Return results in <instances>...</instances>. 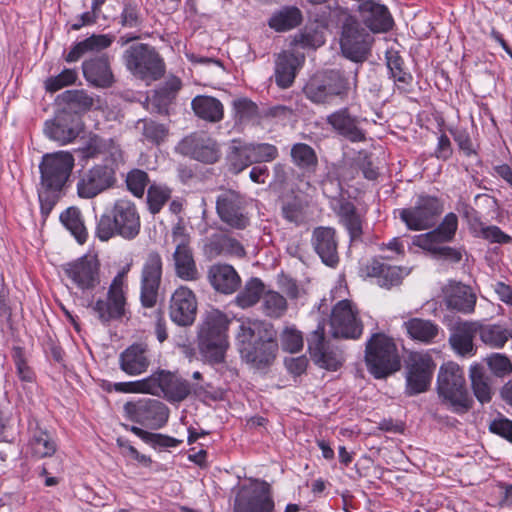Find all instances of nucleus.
I'll list each match as a JSON object with an SVG mask.
<instances>
[{"label": "nucleus", "instance_id": "f257e3e1", "mask_svg": "<svg viewBox=\"0 0 512 512\" xmlns=\"http://www.w3.org/2000/svg\"><path fill=\"white\" fill-rule=\"evenodd\" d=\"M277 333L269 323L247 319L241 322L237 340L241 358L256 369L272 364L278 350Z\"/></svg>", "mask_w": 512, "mask_h": 512}, {"label": "nucleus", "instance_id": "f03ea898", "mask_svg": "<svg viewBox=\"0 0 512 512\" xmlns=\"http://www.w3.org/2000/svg\"><path fill=\"white\" fill-rule=\"evenodd\" d=\"M140 215L135 203L129 199L115 201L110 215H102L97 223L96 235L107 241L114 235L134 239L140 232Z\"/></svg>", "mask_w": 512, "mask_h": 512}, {"label": "nucleus", "instance_id": "7ed1b4c3", "mask_svg": "<svg viewBox=\"0 0 512 512\" xmlns=\"http://www.w3.org/2000/svg\"><path fill=\"white\" fill-rule=\"evenodd\" d=\"M129 270L130 265L123 267L112 279L105 297L98 298L90 305L92 312L103 325L122 321L129 314L127 297Z\"/></svg>", "mask_w": 512, "mask_h": 512}, {"label": "nucleus", "instance_id": "20e7f679", "mask_svg": "<svg viewBox=\"0 0 512 512\" xmlns=\"http://www.w3.org/2000/svg\"><path fill=\"white\" fill-rule=\"evenodd\" d=\"M365 364L376 379H385L401 367L394 340L384 333H374L366 343Z\"/></svg>", "mask_w": 512, "mask_h": 512}, {"label": "nucleus", "instance_id": "39448f33", "mask_svg": "<svg viewBox=\"0 0 512 512\" xmlns=\"http://www.w3.org/2000/svg\"><path fill=\"white\" fill-rule=\"evenodd\" d=\"M437 390L454 413L464 414L471 409L473 401L466 388L464 371L458 364L447 362L440 367Z\"/></svg>", "mask_w": 512, "mask_h": 512}, {"label": "nucleus", "instance_id": "423d86ee", "mask_svg": "<svg viewBox=\"0 0 512 512\" xmlns=\"http://www.w3.org/2000/svg\"><path fill=\"white\" fill-rule=\"evenodd\" d=\"M123 59L126 68L137 78L156 81L165 72V65L154 47L138 43L125 50Z\"/></svg>", "mask_w": 512, "mask_h": 512}, {"label": "nucleus", "instance_id": "0eeeda50", "mask_svg": "<svg viewBox=\"0 0 512 512\" xmlns=\"http://www.w3.org/2000/svg\"><path fill=\"white\" fill-rule=\"evenodd\" d=\"M444 206L436 196L419 195L414 204L399 210V218L412 231L428 230L435 226Z\"/></svg>", "mask_w": 512, "mask_h": 512}, {"label": "nucleus", "instance_id": "6e6552de", "mask_svg": "<svg viewBox=\"0 0 512 512\" xmlns=\"http://www.w3.org/2000/svg\"><path fill=\"white\" fill-rule=\"evenodd\" d=\"M275 503L269 483L263 480H251L236 492L234 512H274Z\"/></svg>", "mask_w": 512, "mask_h": 512}, {"label": "nucleus", "instance_id": "1a4fd4ad", "mask_svg": "<svg viewBox=\"0 0 512 512\" xmlns=\"http://www.w3.org/2000/svg\"><path fill=\"white\" fill-rule=\"evenodd\" d=\"M71 285L81 292L95 290L101 283V265L96 255L86 254L62 266Z\"/></svg>", "mask_w": 512, "mask_h": 512}, {"label": "nucleus", "instance_id": "9d476101", "mask_svg": "<svg viewBox=\"0 0 512 512\" xmlns=\"http://www.w3.org/2000/svg\"><path fill=\"white\" fill-rule=\"evenodd\" d=\"M436 369L429 352H411L406 360V393L409 396L427 391Z\"/></svg>", "mask_w": 512, "mask_h": 512}, {"label": "nucleus", "instance_id": "9b49d317", "mask_svg": "<svg viewBox=\"0 0 512 512\" xmlns=\"http://www.w3.org/2000/svg\"><path fill=\"white\" fill-rule=\"evenodd\" d=\"M74 167V157L69 152L59 151L43 156L40 163V186L61 190Z\"/></svg>", "mask_w": 512, "mask_h": 512}, {"label": "nucleus", "instance_id": "f8f14e48", "mask_svg": "<svg viewBox=\"0 0 512 512\" xmlns=\"http://www.w3.org/2000/svg\"><path fill=\"white\" fill-rule=\"evenodd\" d=\"M162 274L161 256L157 252H150L140 275V302L144 308H153L157 304Z\"/></svg>", "mask_w": 512, "mask_h": 512}, {"label": "nucleus", "instance_id": "ddd939ff", "mask_svg": "<svg viewBox=\"0 0 512 512\" xmlns=\"http://www.w3.org/2000/svg\"><path fill=\"white\" fill-rule=\"evenodd\" d=\"M124 411L131 421L152 429L163 427L169 418L168 407L156 399H140L136 402H127Z\"/></svg>", "mask_w": 512, "mask_h": 512}, {"label": "nucleus", "instance_id": "4468645a", "mask_svg": "<svg viewBox=\"0 0 512 512\" xmlns=\"http://www.w3.org/2000/svg\"><path fill=\"white\" fill-rule=\"evenodd\" d=\"M330 327L334 337L359 338L363 326L358 317L357 307L347 299L337 302L331 311Z\"/></svg>", "mask_w": 512, "mask_h": 512}, {"label": "nucleus", "instance_id": "2eb2a0df", "mask_svg": "<svg viewBox=\"0 0 512 512\" xmlns=\"http://www.w3.org/2000/svg\"><path fill=\"white\" fill-rule=\"evenodd\" d=\"M216 210L221 221L232 228L244 229L249 225L245 199L234 190H225L218 195Z\"/></svg>", "mask_w": 512, "mask_h": 512}, {"label": "nucleus", "instance_id": "dca6fc26", "mask_svg": "<svg viewBox=\"0 0 512 512\" xmlns=\"http://www.w3.org/2000/svg\"><path fill=\"white\" fill-rule=\"evenodd\" d=\"M172 239L176 244L173 254L176 275L184 281H196L199 279L198 272L192 250L189 246V237L185 229L178 225L173 228Z\"/></svg>", "mask_w": 512, "mask_h": 512}, {"label": "nucleus", "instance_id": "f3484780", "mask_svg": "<svg viewBox=\"0 0 512 512\" xmlns=\"http://www.w3.org/2000/svg\"><path fill=\"white\" fill-rule=\"evenodd\" d=\"M115 171L108 165H95L87 170L77 183L78 196L91 199L112 187L115 183Z\"/></svg>", "mask_w": 512, "mask_h": 512}, {"label": "nucleus", "instance_id": "a211bd4d", "mask_svg": "<svg viewBox=\"0 0 512 512\" xmlns=\"http://www.w3.org/2000/svg\"><path fill=\"white\" fill-rule=\"evenodd\" d=\"M197 314V299L194 292L187 286H179L171 295L169 315L179 326H190Z\"/></svg>", "mask_w": 512, "mask_h": 512}, {"label": "nucleus", "instance_id": "6ab92c4d", "mask_svg": "<svg viewBox=\"0 0 512 512\" xmlns=\"http://www.w3.org/2000/svg\"><path fill=\"white\" fill-rule=\"evenodd\" d=\"M340 46L347 58L360 61L369 50V34L355 20L349 19L343 25Z\"/></svg>", "mask_w": 512, "mask_h": 512}, {"label": "nucleus", "instance_id": "aec40b11", "mask_svg": "<svg viewBox=\"0 0 512 512\" xmlns=\"http://www.w3.org/2000/svg\"><path fill=\"white\" fill-rule=\"evenodd\" d=\"M150 380H152L151 387L153 388V392L150 394L159 395L161 392L169 402L173 403L185 400L192 390L187 380L171 372L161 371L157 375L150 376Z\"/></svg>", "mask_w": 512, "mask_h": 512}, {"label": "nucleus", "instance_id": "412c9836", "mask_svg": "<svg viewBox=\"0 0 512 512\" xmlns=\"http://www.w3.org/2000/svg\"><path fill=\"white\" fill-rule=\"evenodd\" d=\"M442 301L447 309L468 315L475 311L477 298L469 286L450 281L442 287Z\"/></svg>", "mask_w": 512, "mask_h": 512}, {"label": "nucleus", "instance_id": "4be33fe9", "mask_svg": "<svg viewBox=\"0 0 512 512\" xmlns=\"http://www.w3.org/2000/svg\"><path fill=\"white\" fill-rule=\"evenodd\" d=\"M479 321H459L450 330L449 345L461 357H471L476 354L477 348L474 338L478 334Z\"/></svg>", "mask_w": 512, "mask_h": 512}, {"label": "nucleus", "instance_id": "5701e85b", "mask_svg": "<svg viewBox=\"0 0 512 512\" xmlns=\"http://www.w3.org/2000/svg\"><path fill=\"white\" fill-rule=\"evenodd\" d=\"M308 349L313 361L321 368L335 371L342 364L341 354L327 347L323 326H318L308 338Z\"/></svg>", "mask_w": 512, "mask_h": 512}, {"label": "nucleus", "instance_id": "b1692460", "mask_svg": "<svg viewBox=\"0 0 512 512\" xmlns=\"http://www.w3.org/2000/svg\"><path fill=\"white\" fill-rule=\"evenodd\" d=\"M327 124L333 132L351 142L365 140V133L360 128L359 118L353 115L347 107L340 108L326 117Z\"/></svg>", "mask_w": 512, "mask_h": 512}, {"label": "nucleus", "instance_id": "393cba45", "mask_svg": "<svg viewBox=\"0 0 512 512\" xmlns=\"http://www.w3.org/2000/svg\"><path fill=\"white\" fill-rule=\"evenodd\" d=\"M181 147L186 154L203 163H214L219 159V148L206 134H193L186 137Z\"/></svg>", "mask_w": 512, "mask_h": 512}, {"label": "nucleus", "instance_id": "a878e982", "mask_svg": "<svg viewBox=\"0 0 512 512\" xmlns=\"http://www.w3.org/2000/svg\"><path fill=\"white\" fill-rule=\"evenodd\" d=\"M82 70L85 79L95 87L108 88L114 83V75L106 54L85 60Z\"/></svg>", "mask_w": 512, "mask_h": 512}, {"label": "nucleus", "instance_id": "bb28decb", "mask_svg": "<svg viewBox=\"0 0 512 512\" xmlns=\"http://www.w3.org/2000/svg\"><path fill=\"white\" fill-rule=\"evenodd\" d=\"M305 56L291 51L280 52L275 59V82L281 88L290 87L297 70L303 65Z\"/></svg>", "mask_w": 512, "mask_h": 512}, {"label": "nucleus", "instance_id": "cd10ccee", "mask_svg": "<svg viewBox=\"0 0 512 512\" xmlns=\"http://www.w3.org/2000/svg\"><path fill=\"white\" fill-rule=\"evenodd\" d=\"M120 368L130 376H137L147 371L150 365L149 349L146 344H132L119 356Z\"/></svg>", "mask_w": 512, "mask_h": 512}, {"label": "nucleus", "instance_id": "c85d7f7f", "mask_svg": "<svg viewBox=\"0 0 512 512\" xmlns=\"http://www.w3.org/2000/svg\"><path fill=\"white\" fill-rule=\"evenodd\" d=\"M311 243L321 260L328 266L338 263L335 230L330 227H317L312 234Z\"/></svg>", "mask_w": 512, "mask_h": 512}, {"label": "nucleus", "instance_id": "c756f323", "mask_svg": "<svg viewBox=\"0 0 512 512\" xmlns=\"http://www.w3.org/2000/svg\"><path fill=\"white\" fill-rule=\"evenodd\" d=\"M66 114H59L55 120L47 121L45 124V134L52 140L64 145L72 142L80 133L81 126L79 119Z\"/></svg>", "mask_w": 512, "mask_h": 512}, {"label": "nucleus", "instance_id": "7c9ffc66", "mask_svg": "<svg viewBox=\"0 0 512 512\" xmlns=\"http://www.w3.org/2000/svg\"><path fill=\"white\" fill-rule=\"evenodd\" d=\"M208 281L220 293L232 294L241 284V278L233 266L214 264L208 270Z\"/></svg>", "mask_w": 512, "mask_h": 512}, {"label": "nucleus", "instance_id": "2f4dec72", "mask_svg": "<svg viewBox=\"0 0 512 512\" xmlns=\"http://www.w3.org/2000/svg\"><path fill=\"white\" fill-rule=\"evenodd\" d=\"M365 24L373 32H386L393 24L388 9L372 0L364 1L359 5Z\"/></svg>", "mask_w": 512, "mask_h": 512}, {"label": "nucleus", "instance_id": "473e14b6", "mask_svg": "<svg viewBox=\"0 0 512 512\" xmlns=\"http://www.w3.org/2000/svg\"><path fill=\"white\" fill-rule=\"evenodd\" d=\"M114 35L93 34L90 37L76 43L66 55L67 62H76L89 53H100L107 49L114 42Z\"/></svg>", "mask_w": 512, "mask_h": 512}, {"label": "nucleus", "instance_id": "72a5a7b5", "mask_svg": "<svg viewBox=\"0 0 512 512\" xmlns=\"http://www.w3.org/2000/svg\"><path fill=\"white\" fill-rule=\"evenodd\" d=\"M191 107L196 116L207 122H220L224 116L222 103L212 96L198 95L194 97L191 102Z\"/></svg>", "mask_w": 512, "mask_h": 512}, {"label": "nucleus", "instance_id": "f704fd0d", "mask_svg": "<svg viewBox=\"0 0 512 512\" xmlns=\"http://www.w3.org/2000/svg\"><path fill=\"white\" fill-rule=\"evenodd\" d=\"M409 337L415 341L430 344L440 333V327L428 319L411 318L403 324Z\"/></svg>", "mask_w": 512, "mask_h": 512}, {"label": "nucleus", "instance_id": "c9c22d12", "mask_svg": "<svg viewBox=\"0 0 512 512\" xmlns=\"http://www.w3.org/2000/svg\"><path fill=\"white\" fill-rule=\"evenodd\" d=\"M478 335L483 344L491 349H502L509 339H512V330L500 324H483L479 322Z\"/></svg>", "mask_w": 512, "mask_h": 512}, {"label": "nucleus", "instance_id": "e433bc0d", "mask_svg": "<svg viewBox=\"0 0 512 512\" xmlns=\"http://www.w3.org/2000/svg\"><path fill=\"white\" fill-rule=\"evenodd\" d=\"M227 163L229 170L238 174L253 164L248 142L242 140H233L227 153Z\"/></svg>", "mask_w": 512, "mask_h": 512}, {"label": "nucleus", "instance_id": "4c0bfd02", "mask_svg": "<svg viewBox=\"0 0 512 512\" xmlns=\"http://www.w3.org/2000/svg\"><path fill=\"white\" fill-rule=\"evenodd\" d=\"M302 22L301 11L294 6L284 7L275 12L268 25L277 32H284L297 27Z\"/></svg>", "mask_w": 512, "mask_h": 512}, {"label": "nucleus", "instance_id": "58836bf2", "mask_svg": "<svg viewBox=\"0 0 512 512\" xmlns=\"http://www.w3.org/2000/svg\"><path fill=\"white\" fill-rule=\"evenodd\" d=\"M337 214L341 224L348 231L351 241L360 239L362 235V221L356 212L354 204L349 201H342Z\"/></svg>", "mask_w": 512, "mask_h": 512}, {"label": "nucleus", "instance_id": "ea45409f", "mask_svg": "<svg viewBox=\"0 0 512 512\" xmlns=\"http://www.w3.org/2000/svg\"><path fill=\"white\" fill-rule=\"evenodd\" d=\"M303 91L305 96L316 104H328L334 99L325 73L312 77Z\"/></svg>", "mask_w": 512, "mask_h": 512}, {"label": "nucleus", "instance_id": "a19ab883", "mask_svg": "<svg viewBox=\"0 0 512 512\" xmlns=\"http://www.w3.org/2000/svg\"><path fill=\"white\" fill-rule=\"evenodd\" d=\"M229 320L227 316L219 310H212L207 313L205 321L201 327L200 337L206 338H226Z\"/></svg>", "mask_w": 512, "mask_h": 512}, {"label": "nucleus", "instance_id": "79ce46f5", "mask_svg": "<svg viewBox=\"0 0 512 512\" xmlns=\"http://www.w3.org/2000/svg\"><path fill=\"white\" fill-rule=\"evenodd\" d=\"M325 75L333 98L345 99L349 92L356 88V74L353 77H349L340 70H330L325 72Z\"/></svg>", "mask_w": 512, "mask_h": 512}, {"label": "nucleus", "instance_id": "37998d69", "mask_svg": "<svg viewBox=\"0 0 512 512\" xmlns=\"http://www.w3.org/2000/svg\"><path fill=\"white\" fill-rule=\"evenodd\" d=\"M471 386L476 399L483 405L491 402L494 391L491 386L490 377L482 368L472 367L470 370Z\"/></svg>", "mask_w": 512, "mask_h": 512}, {"label": "nucleus", "instance_id": "c03bdc74", "mask_svg": "<svg viewBox=\"0 0 512 512\" xmlns=\"http://www.w3.org/2000/svg\"><path fill=\"white\" fill-rule=\"evenodd\" d=\"M293 163L300 169L314 172L318 164V158L314 149L305 143H296L291 148Z\"/></svg>", "mask_w": 512, "mask_h": 512}, {"label": "nucleus", "instance_id": "a18cd8bd", "mask_svg": "<svg viewBox=\"0 0 512 512\" xmlns=\"http://www.w3.org/2000/svg\"><path fill=\"white\" fill-rule=\"evenodd\" d=\"M60 221L80 244H83L86 241L88 234L81 219V212L78 208L69 207L66 209L61 213Z\"/></svg>", "mask_w": 512, "mask_h": 512}, {"label": "nucleus", "instance_id": "49530a36", "mask_svg": "<svg viewBox=\"0 0 512 512\" xmlns=\"http://www.w3.org/2000/svg\"><path fill=\"white\" fill-rule=\"evenodd\" d=\"M228 347L226 338L200 337V350L204 358L210 363H220L224 360Z\"/></svg>", "mask_w": 512, "mask_h": 512}, {"label": "nucleus", "instance_id": "de8ad7c7", "mask_svg": "<svg viewBox=\"0 0 512 512\" xmlns=\"http://www.w3.org/2000/svg\"><path fill=\"white\" fill-rule=\"evenodd\" d=\"M387 67L398 89L406 91L411 84L412 76L403 69V59L397 52L389 51L386 54Z\"/></svg>", "mask_w": 512, "mask_h": 512}, {"label": "nucleus", "instance_id": "09e8293b", "mask_svg": "<svg viewBox=\"0 0 512 512\" xmlns=\"http://www.w3.org/2000/svg\"><path fill=\"white\" fill-rule=\"evenodd\" d=\"M31 452L38 458L50 457L56 452V443L53 437L44 430L36 431L30 440Z\"/></svg>", "mask_w": 512, "mask_h": 512}, {"label": "nucleus", "instance_id": "8fccbe9b", "mask_svg": "<svg viewBox=\"0 0 512 512\" xmlns=\"http://www.w3.org/2000/svg\"><path fill=\"white\" fill-rule=\"evenodd\" d=\"M264 294L263 282L258 278H252L246 282L236 301L240 307L248 308L256 304Z\"/></svg>", "mask_w": 512, "mask_h": 512}, {"label": "nucleus", "instance_id": "3c124183", "mask_svg": "<svg viewBox=\"0 0 512 512\" xmlns=\"http://www.w3.org/2000/svg\"><path fill=\"white\" fill-rule=\"evenodd\" d=\"M137 129L142 133L143 139L152 144H160L167 136V128L150 119H142L137 122Z\"/></svg>", "mask_w": 512, "mask_h": 512}, {"label": "nucleus", "instance_id": "603ef678", "mask_svg": "<svg viewBox=\"0 0 512 512\" xmlns=\"http://www.w3.org/2000/svg\"><path fill=\"white\" fill-rule=\"evenodd\" d=\"M171 197V189L166 185L151 184L147 190V205L152 214L160 212Z\"/></svg>", "mask_w": 512, "mask_h": 512}, {"label": "nucleus", "instance_id": "864d4df0", "mask_svg": "<svg viewBox=\"0 0 512 512\" xmlns=\"http://www.w3.org/2000/svg\"><path fill=\"white\" fill-rule=\"evenodd\" d=\"M264 313L271 318H279L287 310V301L284 296L276 291H268L263 295Z\"/></svg>", "mask_w": 512, "mask_h": 512}, {"label": "nucleus", "instance_id": "5fc2aeb1", "mask_svg": "<svg viewBox=\"0 0 512 512\" xmlns=\"http://www.w3.org/2000/svg\"><path fill=\"white\" fill-rule=\"evenodd\" d=\"M62 100L75 112H85L94 105V99L84 90H67L62 94Z\"/></svg>", "mask_w": 512, "mask_h": 512}, {"label": "nucleus", "instance_id": "6e6d98bb", "mask_svg": "<svg viewBox=\"0 0 512 512\" xmlns=\"http://www.w3.org/2000/svg\"><path fill=\"white\" fill-rule=\"evenodd\" d=\"M150 182L148 174L141 169L130 170L125 178L128 191L137 198L144 196L146 187Z\"/></svg>", "mask_w": 512, "mask_h": 512}, {"label": "nucleus", "instance_id": "4d7b16f0", "mask_svg": "<svg viewBox=\"0 0 512 512\" xmlns=\"http://www.w3.org/2000/svg\"><path fill=\"white\" fill-rule=\"evenodd\" d=\"M118 23L121 27L127 29L140 28L142 26L143 19L138 4L134 2L124 3L122 11L118 16Z\"/></svg>", "mask_w": 512, "mask_h": 512}, {"label": "nucleus", "instance_id": "13d9d810", "mask_svg": "<svg viewBox=\"0 0 512 512\" xmlns=\"http://www.w3.org/2000/svg\"><path fill=\"white\" fill-rule=\"evenodd\" d=\"M152 380L150 377L131 382L109 383L106 387L107 391H116L119 393H147L153 392L151 387Z\"/></svg>", "mask_w": 512, "mask_h": 512}, {"label": "nucleus", "instance_id": "bf43d9fd", "mask_svg": "<svg viewBox=\"0 0 512 512\" xmlns=\"http://www.w3.org/2000/svg\"><path fill=\"white\" fill-rule=\"evenodd\" d=\"M251 157L254 163L272 162L278 155V149L270 143L248 142Z\"/></svg>", "mask_w": 512, "mask_h": 512}, {"label": "nucleus", "instance_id": "052dcab7", "mask_svg": "<svg viewBox=\"0 0 512 512\" xmlns=\"http://www.w3.org/2000/svg\"><path fill=\"white\" fill-rule=\"evenodd\" d=\"M485 361L492 374L496 377L504 378L512 374V362L505 354L492 353Z\"/></svg>", "mask_w": 512, "mask_h": 512}, {"label": "nucleus", "instance_id": "680f3d73", "mask_svg": "<svg viewBox=\"0 0 512 512\" xmlns=\"http://www.w3.org/2000/svg\"><path fill=\"white\" fill-rule=\"evenodd\" d=\"M324 42L325 38L322 32L313 29H305L303 32L295 35L292 44L304 49H316L322 46Z\"/></svg>", "mask_w": 512, "mask_h": 512}, {"label": "nucleus", "instance_id": "e2e57ef3", "mask_svg": "<svg viewBox=\"0 0 512 512\" xmlns=\"http://www.w3.org/2000/svg\"><path fill=\"white\" fill-rule=\"evenodd\" d=\"M458 229V217L455 213H448L443 218L442 222L432 231L440 237V240L450 242L454 239Z\"/></svg>", "mask_w": 512, "mask_h": 512}, {"label": "nucleus", "instance_id": "0e129e2a", "mask_svg": "<svg viewBox=\"0 0 512 512\" xmlns=\"http://www.w3.org/2000/svg\"><path fill=\"white\" fill-rule=\"evenodd\" d=\"M235 118L240 123L255 118L258 114L257 105L247 98H240L233 101Z\"/></svg>", "mask_w": 512, "mask_h": 512}, {"label": "nucleus", "instance_id": "69168bd1", "mask_svg": "<svg viewBox=\"0 0 512 512\" xmlns=\"http://www.w3.org/2000/svg\"><path fill=\"white\" fill-rule=\"evenodd\" d=\"M77 80V72L74 69H65L59 75L50 77L45 81V88L48 92L54 93Z\"/></svg>", "mask_w": 512, "mask_h": 512}, {"label": "nucleus", "instance_id": "338daca9", "mask_svg": "<svg viewBox=\"0 0 512 512\" xmlns=\"http://www.w3.org/2000/svg\"><path fill=\"white\" fill-rule=\"evenodd\" d=\"M281 345L285 351L297 353L303 347V336L294 327H286L281 334Z\"/></svg>", "mask_w": 512, "mask_h": 512}, {"label": "nucleus", "instance_id": "774afa93", "mask_svg": "<svg viewBox=\"0 0 512 512\" xmlns=\"http://www.w3.org/2000/svg\"><path fill=\"white\" fill-rule=\"evenodd\" d=\"M443 243L444 241L440 240V237H437L433 231L416 235L413 238V244L415 246L430 252L433 256H436Z\"/></svg>", "mask_w": 512, "mask_h": 512}]
</instances>
